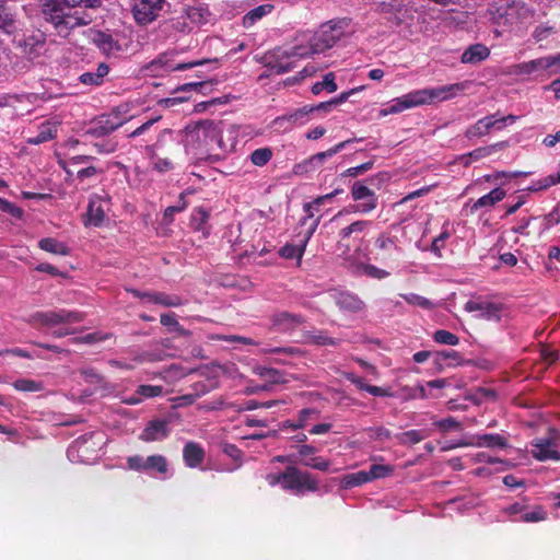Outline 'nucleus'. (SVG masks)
Masks as SVG:
<instances>
[{"instance_id":"obj_1","label":"nucleus","mask_w":560,"mask_h":560,"mask_svg":"<svg viewBox=\"0 0 560 560\" xmlns=\"http://www.w3.org/2000/svg\"><path fill=\"white\" fill-rule=\"evenodd\" d=\"M467 86H469V81H460L448 85L415 90L406 95L395 98L394 104L389 105L384 113H386V115H395L411 107L424 106L427 104H433L434 102L450 101L456 97L459 93L466 91Z\"/></svg>"},{"instance_id":"obj_2","label":"nucleus","mask_w":560,"mask_h":560,"mask_svg":"<svg viewBox=\"0 0 560 560\" xmlns=\"http://www.w3.org/2000/svg\"><path fill=\"white\" fill-rule=\"evenodd\" d=\"M339 37H318L316 42L311 43L308 48L295 46L290 51L276 48L273 51L262 56V65L270 70V73L278 75L292 70L291 57L306 58L307 56L323 54L335 45Z\"/></svg>"},{"instance_id":"obj_3","label":"nucleus","mask_w":560,"mask_h":560,"mask_svg":"<svg viewBox=\"0 0 560 560\" xmlns=\"http://www.w3.org/2000/svg\"><path fill=\"white\" fill-rule=\"evenodd\" d=\"M341 192L342 190L338 188L329 194L318 196L315 198V201L307 202L305 206H303L305 217L301 218L300 224L305 230L300 232V236H298L300 237V241H298V244L288 243L280 247V250H278V255H280V257L288 260L298 259V261H301L302 255L304 254V248H306V244L316 231L317 224H319V217H314L312 207H319L324 203V201L330 200Z\"/></svg>"},{"instance_id":"obj_4","label":"nucleus","mask_w":560,"mask_h":560,"mask_svg":"<svg viewBox=\"0 0 560 560\" xmlns=\"http://www.w3.org/2000/svg\"><path fill=\"white\" fill-rule=\"evenodd\" d=\"M42 12L59 32L74 30L88 25L90 16L84 12H67L70 9L67 0H40Z\"/></svg>"},{"instance_id":"obj_5","label":"nucleus","mask_w":560,"mask_h":560,"mask_svg":"<svg viewBox=\"0 0 560 560\" xmlns=\"http://www.w3.org/2000/svg\"><path fill=\"white\" fill-rule=\"evenodd\" d=\"M349 209H341L330 219V224L338 228V246L349 248L350 245L360 241V236L372 226L370 220L349 221L347 217L351 214Z\"/></svg>"},{"instance_id":"obj_6","label":"nucleus","mask_w":560,"mask_h":560,"mask_svg":"<svg viewBox=\"0 0 560 560\" xmlns=\"http://www.w3.org/2000/svg\"><path fill=\"white\" fill-rule=\"evenodd\" d=\"M93 45L107 58H128L139 52L141 43L133 37H93Z\"/></svg>"},{"instance_id":"obj_7","label":"nucleus","mask_w":560,"mask_h":560,"mask_svg":"<svg viewBox=\"0 0 560 560\" xmlns=\"http://www.w3.org/2000/svg\"><path fill=\"white\" fill-rule=\"evenodd\" d=\"M82 320L83 313L65 308L39 311L30 316V325L36 329L51 328L65 324H79Z\"/></svg>"},{"instance_id":"obj_8","label":"nucleus","mask_w":560,"mask_h":560,"mask_svg":"<svg viewBox=\"0 0 560 560\" xmlns=\"http://www.w3.org/2000/svg\"><path fill=\"white\" fill-rule=\"evenodd\" d=\"M539 72H545L547 75L560 73V54L513 65L509 68L511 75H528Z\"/></svg>"},{"instance_id":"obj_9","label":"nucleus","mask_w":560,"mask_h":560,"mask_svg":"<svg viewBox=\"0 0 560 560\" xmlns=\"http://www.w3.org/2000/svg\"><path fill=\"white\" fill-rule=\"evenodd\" d=\"M191 133L196 136L197 141L203 145L207 152L214 149L225 150V144L221 140V122L203 119L196 124Z\"/></svg>"},{"instance_id":"obj_10","label":"nucleus","mask_w":560,"mask_h":560,"mask_svg":"<svg viewBox=\"0 0 560 560\" xmlns=\"http://www.w3.org/2000/svg\"><path fill=\"white\" fill-rule=\"evenodd\" d=\"M126 467L137 472L164 476L167 474V459L162 454H152L148 457L132 455L126 458Z\"/></svg>"},{"instance_id":"obj_11","label":"nucleus","mask_w":560,"mask_h":560,"mask_svg":"<svg viewBox=\"0 0 560 560\" xmlns=\"http://www.w3.org/2000/svg\"><path fill=\"white\" fill-rule=\"evenodd\" d=\"M522 10L523 7L514 0H493L488 9L491 20L498 25L516 23Z\"/></svg>"},{"instance_id":"obj_12","label":"nucleus","mask_w":560,"mask_h":560,"mask_svg":"<svg viewBox=\"0 0 560 560\" xmlns=\"http://www.w3.org/2000/svg\"><path fill=\"white\" fill-rule=\"evenodd\" d=\"M165 5V0H131V13L137 24L145 26L160 16Z\"/></svg>"},{"instance_id":"obj_13","label":"nucleus","mask_w":560,"mask_h":560,"mask_svg":"<svg viewBox=\"0 0 560 560\" xmlns=\"http://www.w3.org/2000/svg\"><path fill=\"white\" fill-rule=\"evenodd\" d=\"M351 199H353V201L363 202L343 208L349 209V212L369 214L377 208V197H375V192L362 182H354L353 186H351Z\"/></svg>"},{"instance_id":"obj_14","label":"nucleus","mask_w":560,"mask_h":560,"mask_svg":"<svg viewBox=\"0 0 560 560\" xmlns=\"http://www.w3.org/2000/svg\"><path fill=\"white\" fill-rule=\"evenodd\" d=\"M465 311L468 313L478 312V318L491 323H499L500 318H502V314H504V305L499 302L477 298L466 301Z\"/></svg>"},{"instance_id":"obj_15","label":"nucleus","mask_w":560,"mask_h":560,"mask_svg":"<svg viewBox=\"0 0 560 560\" xmlns=\"http://www.w3.org/2000/svg\"><path fill=\"white\" fill-rule=\"evenodd\" d=\"M532 457L538 462L560 460V434L549 438H538L532 442L529 448Z\"/></svg>"},{"instance_id":"obj_16","label":"nucleus","mask_w":560,"mask_h":560,"mask_svg":"<svg viewBox=\"0 0 560 560\" xmlns=\"http://www.w3.org/2000/svg\"><path fill=\"white\" fill-rule=\"evenodd\" d=\"M280 487L284 491L301 495L304 492L317 491V479L308 471L298 468Z\"/></svg>"},{"instance_id":"obj_17","label":"nucleus","mask_w":560,"mask_h":560,"mask_svg":"<svg viewBox=\"0 0 560 560\" xmlns=\"http://www.w3.org/2000/svg\"><path fill=\"white\" fill-rule=\"evenodd\" d=\"M122 125L124 120L117 116L116 112H113L109 115H101L93 119L90 127L85 129V135L91 136L92 138H104L109 133H113Z\"/></svg>"},{"instance_id":"obj_18","label":"nucleus","mask_w":560,"mask_h":560,"mask_svg":"<svg viewBox=\"0 0 560 560\" xmlns=\"http://www.w3.org/2000/svg\"><path fill=\"white\" fill-rule=\"evenodd\" d=\"M184 27L179 28V32H198L206 24L212 22V14L208 8L202 5L188 7L185 9L184 15Z\"/></svg>"},{"instance_id":"obj_19","label":"nucleus","mask_w":560,"mask_h":560,"mask_svg":"<svg viewBox=\"0 0 560 560\" xmlns=\"http://www.w3.org/2000/svg\"><path fill=\"white\" fill-rule=\"evenodd\" d=\"M175 52L174 51H165L152 61H149L148 65H155L159 67H163L166 71H186L192 69L198 66H205L206 63L217 62L218 59H202V60H194L188 62H179L174 60Z\"/></svg>"},{"instance_id":"obj_20","label":"nucleus","mask_w":560,"mask_h":560,"mask_svg":"<svg viewBox=\"0 0 560 560\" xmlns=\"http://www.w3.org/2000/svg\"><path fill=\"white\" fill-rule=\"evenodd\" d=\"M133 298L140 299L152 305H159L163 307H179L183 305V301L177 294H167L159 291H145L140 292L136 289L132 290Z\"/></svg>"},{"instance_id":"obj_21","label":"nucleus","mask_w":560,"mask_h":560,"mask_svg":"<svg viewBox=\"0 0 560 560\" xmlns=\"http://www.w3.org/2000/svg\"><path fill=\"white\" fill-rule=\"evenodd\" d=\"M331 299L338 306V310L349 314H357L364 311V301L353 292L349 291H334Z\"/></svg>"},{"instance_id":"obj_22","label":"nucleus","mask_w":560,"mask_h":560,"mask_svg":"<svg viewBox=\"0 0 560 560\" xmlns=\"http://www.w3.org/2000/svg\"><path fill=\"white\" fill-rule=\"evenodd\" d=\"M170 422L166 419L149 420L141 430L140 441L144 443L162 442L170 435Z\"/></svg>"},{"instance_id":"obj_23","label":"nucleus","mask_w":560,"mask_h":560,"mask_svg":"<svg viewBox=\"0 0 560 560\" xmlns=\"http://www.w3.org/2000/svg\"><path fill=\"white\" fill-rule=\"evenodd\" d=\"M306 116H308L306 107L298 108L296 110L276 117V119L272 120V127H275L276 130L288 131L291 130L293 126L303 125L306 120Z\"/></svg>"},{"instance_id":"obj_24","label":"nucleus","mask_w":560,"mask_h":560,"mask_svg":"<svg viewBox=\"0 0 560 560\" xmlns=\"http://www.w3.org/2000/svg\"><path fill=\"white\" fill-rule=\"evenodd\" d=\"M504 127L495 125L491 117H482L465 130V138L468 140L478 139L489 135L491 129L502 130Z\"/></svg>"},{"instance_id":"obj_25","label":"nucleus","mask_w":560,"mask_h":560,"mask_svg":"<svg viewBox=\"0 0 560 560\" xmlns=\"http://www.w3.org/2000/svg\"><path fill=\"white\" fill-rule=\"evenodd\" d=\"M182 459H184V464H186L188 468H197L205 460V450H202L200 444L189 441L184 445V450H182Z\"/></svg>"},{"instance_id":"obj_26","label":"nucleus","mask_w":560,"mask_h":560,"mask_svg":"<svg viewBox=\"0 0 560 560\" xmlns=\"http://www.w3.org/2000/svg\"><path fill=\"white\" fill-rule=\"evenodd\" d=\"M468 446L486 447L490 450H505L508 446L506 438L499 433H483L475 436V441L466 443Z\"/></svg>"},{"instance_id":"obj_27","label":"nucleus","mask_w":560,"mask_h":560,"mask_svg":"<svg viewBox=\"0 0 560 560\" xmlns=\"http://www.w3.org/2000/svg\"><path fill=\"white\" fill-rule=\"evenodd\" d=\"M272 326L281 330H290L304 324V317L301 314H292L288 311H281L270 318Z\"/></svg>"},{"instance_id":"obj_28","label":"nucleus","mask_w":560,"mask_h":560,"mask_svg":"<svg viewBox=\"0 0 560 560\" xmlns=\"http://www.w3.org/2000/svg\"><path fill=\"white\" fill-rule=\"evenodd\" d=\"M78 373H80V377L84 378L85 384L93 387V390L100 393L108 392V382L97 370L92 366H84L78 370Z\"/></svg>"},{"instance_id":"obj_29","label":"nucleus","mask_w":560,"mask_h":560,"mask_svg":"<svg viewBox=\"0 0 560 560\" xmlns=\"http://www.w3.org/2000/svg\"><path fill=\"white\" fill-rule=\"evenodd\" d=\"M489 58V48L483 44H474L466 47L463 55H460V62L463 65H478Z\"/></svg>"},{"instance_id":"obj_30","label":"nucleus","mask_w":560,"mask_h":560,"mask_svg":"<svg viewBox=\"0 0 560 560\" xmlns=\"http://www.w3.org/2000/svg\"><path fill=\"white\" fill-rule=\"evenodd\" d=\"M14 47L21 50L22 57L33 59L38 56V49L43 47V39L38 37H19L14 39Z\"/></svg>"},{"instance_id":"obj_31","label":"nucleus","mask_w":560,"mask_h":560,"mask_svg":"<svg viewBox=\"0 0 560 560\" xmlns=\"http://www.w3.org/2000/svg\"><path fill=\"white\" fill-rule=\"evenodd\" d=\"M331 33H337L338 35L354 33V30L351 27V20L347 18H339L320 24V35H329Z\"/></svg>"},{"instance_id":"obj_32","label":"nucleus","mask_w":560,"mask_h":560,"mask_svg":"<svg viewBox=\"0 0 560 560\" xmlns=\"http://www.w3.org/2000/svg\"><path fill=\"white\" fill-rule=\"evenodd\" d=\"M351 142H352V139H347L345 141L339 142L338 144L334 145L332 148H330L326 151L317 152V153H315V155L308 158L307 161L303 162V164L300 165V167L301 166L317 167V166L322 165V163H324L326 158H330V156H334L335 154L339 153L341 150L347 148V145Z\"/></svg>"},{"instance_id":"obj_33","label":"nucleus","mask_w":560,"mask_h":560,"mask_svg":"<svg viewBox=\"0 0 560 560\" xmlns=\"http://www.w3.org/2000/svg\"><path fill=\"white\" fill-rule=\"evenodd\" d=\"M374 247L380 252V259L382 260H386L394 252L398 250L396 237L386 233H380L376 242H374Z\"/></svg>"},{"instance_id":"obj_34","label":"nucleus","mask_w":560,"mask_h":560,"mask_svg":"<svg viewBox=\"0 0 560 560\" xmlns=\"http://www.w3.org/2000/svg\"><path fill=\"white\" fill-rule=\"evenodd\" d=\"M104 221V210L102 209L101 199L92 198L88 202V211H85V225L101 226Z\"/></svg>"},{"instance_id":"obj_35","label":"nucleus","mask_w":560,"mask_h":560,"mask_svg":"<svg viewBox=\"0 0 560 560\" xmlns=\"http://www.w3.org/2000/svg\"><path fill=\"white\" fill-rule=\"evenodd\" d=\"M505 196L506 192H504L502 188H493V190H491L487 195H483L482 197L478 198V200L475 201V205H472V208H470V211L476 212L478 209L492 207L495 203L502 201V199H504Z\"/></svg>"},{"instance_id":"obj_36","label":"nucleus","mask_w":560,"mask_h":560,"mask_svg":"<svg viewBox=\"0 0 560 560\" xmlns=\"http://www.w3.org/2000/svg\"><path fill=\"white\" fill-rule=\"evenodd\" d=\"M93 161L94 158L92 155H69L66 159H59V166H61L62 171H65L68 176H71L77 166L91 165L89 163Z\"/></svg>"},{"instance_id":"obj_37","label":"nucleus","mask_w":560,"mask_h":560,"mask_svg":"<svg viewBox=\"0 0 560 560\" xmlns=\"http://www.w3.org/2000/svg\"><path fill=\"white\" fill-rule=\"evenodd\" d=\"M209 218L210 213L203 207H197L194 209V212H191V217H189V226H191V230L201 232L207 236L208 228L206 226V223Z\"/></svg>"},{"instance_id":"obj_38","label":"nucleus","mask_w":560,"mask_h":560,"mask_svg":"<svg viewBox=\"0 0 560 560\" xmlns=\"http://www.w3.org/2000/svg\"><path fill=\"white\" fill-rule=\"evenodd\" d=\"M428 439V432L424 430L412 429L410 431L395 434V441L401 446H413Z\"/></svg>"},{"instance_id":"obj_39","label":"nucleus","mask_w":560,"mask_h":560,"mask_svg":"<svg viewBox=\"0 0 560 560\" xmlns=\"http://www.w3.org/2000/svg\"><path fill=\"white\" fill-rule=\"evenodd\" d=\"M108 75V66L100 63L94 72H84L78 77V81L84 85L98 86L102 84L104 77Z\"/></svg>"},{"instance_id":"obj_40","label":"nucleus","mask_w":560,"mask_h":560,"mask_svg":"<svg viewBox=\"0 0 560 560\" xmlns=\"http://www.w3.org/2000/svg\"><path fill=\"white\" fill-rule=\"evenodd\" d=\"M56 137V124L45 121L37 127V135L28 138V143L38 145L44 142L50 141Z\"/></svg>"},{"instance_id":"obj_41","label":"nucleus","mask_w":560,"mask_h":560,"mask_svg":"<svg viewBox=\"0 0 560 560\" xmlns=\"http://www.w3.org/2000/svg\"><path fill=\"white\" fill-rule=\"evenodd\" d=\"M305 342L316 347H337L339 339L328 336L325 331H308L305 334Z\"/></svg>"},{"instance_id":"obj_42","label":"nucleus","mask_w":560,"mask_h":560,"mask_svg":"<svg viewBox=\"0 0 560 560\" xmlns=\"http://www.w3.org/2000/svg\"><path fill=\"white\" fill-rule=\"evenodd\" d=\"M39 249L59 256H68L69 249L65 243L57 241L54 237H44L37 243Z\"/></svg>"},{"instance_id":"obj_43","label":"nucleus","mask_w":560,"mask_h":560,"mask_svg":"<svg viewBox=\"0 0 560 560\" xmlns=\"http://www.w3.org/2000/svg\"><path fill=\"white\" fill-rule=\"evenodd\" d=\"M161 325H163L164 328L168 329V332H175L176 335H178V337H190V331L179 325V323L175 318L174 313L161 314Z\"/></svg>"},{"instance_id":"obj_44","label":"nucleus","mask_w":560,"mask_h":560,"mask_svg":"<svg viewBox=\"0 0 560 560\" xmlns=\"http://www.w3.org/2000/svg\"><path fill=\"white\" fill-rule=\"evenodd\" d=\"M255 374L259 375L260 380L265 381L268 385L272 384H284L285 377L283 373L275 368H262L255 369Z\"/></svg>"},{"instance_id":"obj_45","label":"nucleus","mask_w":560,"mask_h":560,"mask_svg":"<svg viewBox=\"0 0 560 560\" xmlns=\"http://www.w3.org/2000/svg\"><path fill=\"white\" fill-rule=\"evenodd\" d=\"M506 147H508L506 141L491 143L488 147H479V148L468 152V158H470L475 161H478V160H481L485 158H489V156H491V154L506 149Z\"/></svg>"},{"instance_id":"obj_46","label":"nucleus","mask_w":560,"mask_h":560,"mask_svg":"<svg viewBox=\"0 0 560 560\" xmlns=\"http://www.w3.org/2000/svg\"><path fill=\"white\" fill-rule=\"evenodd\" d=\"M516 516L518 517H513L511 520H513V522L540 523L547 520V512H545L540 505H536V508L528 512L518 513Z\"/></svg>"},{"instance_id":"obj_47","label":"nucleus","mask_w":560,"mask_h":560,"mask_svg":"<svg viewBox=\"0 0 560 560\" xmlns=\"http://www.w3.org/2000/svg\"><path fill=\"white\" fill-rule=\"evenodd\" d=\"M375 479L380 478L369 476L364 470H360L346 475V477H343V485H346V488H355L361 487L364 483L372 482Z\"/></svg>"},{"instance_id":"obj_48","label":"nucleus","mask_w":560,"mask_h":560,"mask_svg":"<svg viewBox=\"0 0 560 560\" xmlns=\"http://www.w3.org/2000/svg\"><path fill=\"white\" fill-rule=\"evenodd\" d=\"M271 10H272L271 4H261L253 10H250L247 14L244 15L243 25L245 27L253 26L256 23V21L260 20L262 16L270 13Z\"/></svg>"},{"instance_id":"obj_49","label":"nucleus","mask_w":560,"mask_h":560,"mask_svg":"<svg viewBox=\"0 0 560 560\" xmlns=\"http://www.w3.org/2000/svg\"><path fill=\"white\" fill-rule=\"evenodd\" d=\"M322 91H326L328 93H335V91H337L335 74L331 72L324 74L323 80L313 84V88H311V93L315 95L322 93Z\"/></svg>"},{"instance_id":"obj_50","label":"nucleus","mask_w":560,"mask_h":560,"mask_svg":"<svg viewBox=\"0 0 560 560\" xmlns=\"http://www.w3.org/2000/svg\"><path fill=\"white\" fill-rule=\"evenodd\" d=\"M435 364H441L443 361H450V366L462 365L464 359L456 350H441L434 353Z\"/></svg>"},{"instance_id":"obj_51","label":"nucleus","mask_w":560,"mask_h":560,"mask_svg":"<svg viewBox=\"0 0 560 560\" xmlns=\"http://www.w3.org/2000/svg\"><path fill=\"white\" fill-rule=\"evenodd\" d=\"M272 155L273 153H271L270 148H258L252 152V155H249V161H252V164L257 167H264L271 160Z\"/></svg>"},{"instance_id":"obj_52","label":"nucleus","mask_w":560,"mask_h":560,"mask_svg":"<svg viewBox=\"0 0 560 560\" xmlns=\"http://www.w3.org/2000/svg\"><path fill=\"white\" fill-rule=\"evenodd\" d=\"M366 436L374 442H386L395 438L390 431L385 427H370L364 429Z\"/></svg>"},{"instance_id":"obj_53","label":"nucleus","mask_w":560,"mask_h":560,"mask_svg":"<svg viewBox=\"0 0 560 560\" xmlns=\"http://www.w3.org/2000/svg\"><path fill=\"white\" fill-rule=\"evenodd\" d=\"M13 387L21 393H38L43 390L40 382L32 381L30 378H19L14 381Z\"/></svg>"},{"instance_id":"obj_54","label":"nucleus","mask_w":560,"mask_h":560,"mask_svg":"<svg viewBox=\"0 0 560 560\" xmlns=\"http://www.w3.org/2000/svg\"><path fill=\"white\" fill-rule=\"evenodd\" d=\"M211 85H212L211 81L189 82V83H184L182 85H178V88L174 89L173 93L177 94V93H187L189 91H196V92L205 94V91L210 89Z\"/></svg>"},{"instance_id":"obj_55","label":"nucleus","mask_w":560,"mask_h":560,"mask_svg":"<svg viewBox=\"0 0 560 560\" xmlns=\"http://www.w3.org/2000/svg\"><path fill=\"white\" fill-rule=\"evenodd\" d=\"M102 174V168L94 165H85L74 171L72 175L77 176L78 182L84 183L88 179H93L95 176Z\"/></svg>"},{"instance_id":"obj_56","label":"nucleus","mask_w":560,"mask_h":560,"mask_svg":"<svg viewBox=\"0 0 560 560\" xmlns=\"http://www.w3.org/2000/svg\"><path fill=\"white\" fill-rule=\"evenodd\" d=\"M187 208V201H185V194H179L178 201H176V205L166 207L164 209V221L172 222L174 220V215L178 212L184 211Z\"/></svg>"},{"instance_id":"obj_57","label":"nucleus","mask_w":560,"mask_h":560,"mask_svg":"<svg viewBox=\"0 0 560 560\" xmlns=\"http://www.w3.org/2000/svg\"><path fill=\"white\" fill-rule=\"evenodd\" d=\"M301 465L326 472L329 469V460L324 457H311V458H300L298 460Z\"/></svg>"},{"instance_id":"obj_58","label":"nucleus","mask_w":560,"mask_h":560,"mask_svg":"<svg viewBox=\"0 0 560 560\" xmlns=\"http://www.w3.org/2000/svg\"><path fill=\"white\" fill-rule=\"evenodd\" d=\"M301 465L326 472L329 469V460L324 457H311V458H300L298 460Z\"/></svg>"},{"instance_id":"obj_59","label":"nucleus","mask_w":560,"mask_h":560,"mask_svg":"<svg viewBox=\"0 0 560 560\" xmlns=\"http://www.w3.org/2000/svg\"><path fill=\"white\" fill-rule=\"evenodd\" d=\"M301 465L326 472L329 469V460L324 457H311V458H300L298 460Z\"/></svg>"},{"instance_id":"obj_60","label":"nucleus","mask_w":560,"mask_h":560,"mask_svg":"<svg viewBox=\"0 0 560 560\" xmlns=\"http://www.w3.org/2000/svg\"><path fill=\"white\" fill-rule=\"evenodd\" d=\"M434 342L439 345H447L451 347H455L458 345V336L453 332L447 331L446 329H438L434 332Z\"/></svg>"},{"instance_id":"obj_61","label":"nucleus","mask_w":560,"mask_h":560,"mask_svg":"<svg viewBox=\"0 0 560 560\" xmlns=\"http://www.w3.org/2000/svg\"><path fill=\"white\" fill-rule=\"evenodd\" d=\"M294 470H296L294 465H288L284 471L267 475L268 486L275 487L277 485H283Z\"/></svg>"},{"instance_id":"obj_62","label":"nucleus","mask_w":560,"mask_h":560,"mask_svg":"<svg viewBox=\"0 0 560 560\" xmlns=\"http://www.w3.org/2000/svg\"><path fill=\"white\" fill-rule=\"evenodd\" d=\"M394 470L393 465L373 464L369 470H364V474L377 479H384L393 475Z\"/></svg>"},{"instance_id":"obj_63","label":"nucleus","mask_w":560,"mask_h":560,"mask_svg":"<svg viewBox=\"0 0 560 560\" xmlns=\"http://www.w3.org/2000/svg\"><path fill=\"white\" fill-rule=\"evenodd\" d=\"M401 298L402 301L409 303V305L419 306L422 310H431L433 307V304H431L427 298L417 295L415 293L402 294Z\"/></svg>"},{"instance_id":"obj_64","label":"nucleus","mask_w":560,"mask_h":560,"mask_svg":"<svg viewBox=\"0 0 560 560\" xmlns=\"http://www.w3.org/2000/svg\"><path fill=\"white\" fill-rule=\"evenodd\" d=\"M434 425L435 428L440 429V431H442L443 433L462 430L460 422L451 416L445 419L435 421Z\"/></svg>"}]
</instances>
